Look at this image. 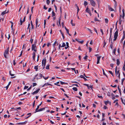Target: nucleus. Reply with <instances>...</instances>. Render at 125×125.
<instances>
[{
  "instance_id": "393cba45",
  "label": "nucleus",
  "mask_w": 125,
  "mask_h": 125,
  "mask_svg": "<svg viewBox=\"0 0 125 125\" xmlns=\"http://www.w3.org/2000/svg\"><path fill=\"white\" fill-rule=\"evenodd\" d=\"M71 24L73 26H75V24L73 23V20H72L71 21Z\"/></svg>"
},
{
  "instance_id": "f03ea898",
  "label": "nucleus",
  "mask_w": 125,
  "mask_h": 125,
  "mask_svg": "<svg viewBox=\"0 0 125 125\" xmlns=\"http://www.w3.org/2000/svg\"><path fill=\"white\" fill-rule=\"evenodd\" d=\"M9 49V48H8L7 49L5 50L4 53V56L6 58H7L6 55L8 54Z\"/></svg>"
},
{
  "instance_id": "f3484780",
  "label": "nucleus",
  "mask_w": 125,
  "mask_h": 125,
  "mask_svg": "<svg viewBox=\"0 0 125 125\" xmlns=\"http://www.w3.org/2000/svg\"><path fill=\"white\" fill-rule=\"evenodd\" d=\"M117 61V64L118 66L120 64L119 60L118 59H117L116 60Z\"/></svg>"
},
{
  "instance_id": "20e7f679",
  "label": "nucleus",
  "mask_w": 125,
  "mask_h": 125,
  "mask_svg": "<svg viewBox=\"0 0 125 125\" xmlns=\"http://www.w3.org/2000/svg\"><path fill=\"white\" fill-rule=\"evenodd\" d=\"M46 60L45 58H44L43 60L42 61V65H43L44 66L43 68V69H44V67L46 65Z\"/></svg>"
},
{
  "instance_id": "4c0bfd02",
  "label": "nucleus",
  "mask_w": 125,
  "mask_h": 125,
  "mask_svg": "<svg viewBox=\"0 0 125 125\" xmlns=\"http://www.w3.org/2000/svg\"><path fill=\"white\" fill-rule=\"evenodd\" d=\"M9 74L11 76H13L14 75V74H12L11 73V71H9Z\"/></svg>"
},
{
  "instance_id": "0eeeda50",
  "label": "nucleus",
  "mask_w": 125,
  "mask_h": 125,
  "mask_svg": "<svg viewBox=\"0 0 125 125\" xmlns=\"http://www.w3.org/2000/svg\"><path fill=\"white\" fill-rule=\"evenodd\" d=\"M27 122V121H25L24 122L22 123H19L18 124V125H23L25 124Z\"/></svg>"
},
{
  "instance_id": "9b49d317",
  "label": "nucleus",
  "mask_w": 125,
  "mask_h": 125,
  "mask_svg": "<svg viewBox=\"0 0 125 125\" xmlns=\"http://www.w3.org/2000/svg\"><path fill=\"white\" fill-rule=\"evenodd\" d=\"M33 55V60L34 61L35 60V52H34L32 53Z\"/></svg>"
},
{
  "instance_id": "cd10ccee",
  "label": "nucleus",
  "mask_w": 125,
  "mask_h": 125,
  "mask_svg": "<svg viewBox=\"0 0 125 125\" xmlns=\"http://www.w3.org/2000/svg\"><path fill=\"white\" fill-rule=\"evenodd\" d=\"M113 43L111 42V44L110 45V47H111V49H113Z\"/></svg>"
},
{
  "instance_id": "6ab92c4d",
  "label": "nucleus",
  "mask_w": 125,
  "mask_h": 125,
  "mask_svg": "<svg viewBox=\"0 0 125 125\" xmlns=\"http://www.w3.org/2000/svg\"><path fill=\"white\" fill-rule=\"evenodd\" d=\"M108 9L111 11H113L114 10V9L111 7L109 6Z\"/></svg>"
},
{
  "instance_id": "bb28decb",
  "label": "nucleus",
  "mask_w": 125,
  "mask_h": 125,
  "mask_svg": "<svg viewBox=\"0 0 125 125\" xmlns=\"http://www.w3.org/2000/svg\"><path fill=\"white\" fill-rule=\"evenodd\" d=\"M49 66L50 65L49 64H48L47 65L46 67V69H49Z\"/></svg>"
},
{
  "instance_id": "39448f33",
  "label": "nucleus",
  "mask_w": 125,
  "mask_h": 125,
  "mask_svg": "<svg viewBox=\"0 0 125 125\" xmlns=\"http://www.w3.org/2000/svg\"><path fill=\"white\" fill-rule=\"evenodd\" d=\"M91 5L93 7H95V6L96 3L93 0H90Z\"/></svg>"
},
{
  "instance_id": "c85d7f7f",
  "label": "nucleus",
  "mask_w": 125,
  "mask_h": 125,
  "mask_svg": "<svg viewBox=\"0 0 125 125\" xmlns=\"http://www.w3.org/2000/svg\"><path fill=\"white\" fill-rule=\"evenodd\" d=\"M118 88L119 91V92L120 93V95H121V89L119 88V86H118Z\"/></svg>"
},
{
  "instance_id": "b1692460",
  "label": "nucleus",
  "mask_w": 125,
  "mask_h": 125,
  "mask_svg": "<svg viewBox=\"0 0 125 125\" xmlns=\"http://www.w3.org/2000/svg\"><path fill=\"white\" fill-rule=\"evenodd\" d=\"M73 89L75 91H77V88L75 87H73Z\"/></svg>"
},
{
  "instance_id": "c9c22d12",
  "label": "nucleus",
  "mask_w": 125,
  "mask_h": 125,
  "mask_svg": "<svg viewBox=\"0 0 125 125\" xmlns=\"http://www.w3.org/2000/svg\"><path fill=\"white\" fill-rule=\"evenodd\" d=\"M116 48H115L113 50V53H114L115 55V52L116 51Z\"/></svg>"
},
{
  "instance_id": "9d476101",
  "label": "nucleus",
  "mask_w": 125,
  "mask_h": 125,
  "mask_svg": "<svg viewBox=\"0 0 125 125\" xmlns=\"http://www.w3.org/2000/svg\"><path fill=\"white\" fill-rule=\"evenodd\" d=\"M8 11H7L6 10H5L2 12L1 15H3L4 14L8 13Z\"/></svg>"
},
{
  "instance_id": "680f3d73",
  "label": "nucleus",
  "mask_w": 125,
  "mask_h": 125,
  "mask_svg": "<svg viewBox=\"0 0 125 125\" xmlns=\"http://www.w3.org/2000/svg\"><path fill=\"white\" fill-rule=\"evenodd\" d=\"M22 51H21V53L20 55L19 56V57H21L22 55Z\"/></svg>"
},
{
  "instance_id": "dca6fc26",
  "label": "nucleus",
  "mask_w": 125,
  "mask_h": 125,
  "mask_svg": "<svg viewBox=\"0 0 125 125\" xmlns=\"http://www.w3.org/2000/svg\"><path fill=\"white\" fill-rule=\"evenodd\" d=\"M35 22L36 25V28L37 27V24L38 22V19L37 18L36 19V20Z\"/></svg>"
},
{
  "instance_id": "c756f323",
  "label": "nucleus",
  "mask_w": 125,
  "mask_h": 125,
  "mask_svg": "<svg viewBox=\"0 0 125 125\" xmlns=\"http://www.w3.org/2000/svg\"><path fill=\"white\" fill-rule=\"evenodd\" d=\"M102 70L103 71V74L104 75H105L107 77V76L106 74L105 73L104 70V69H102Z\"/></svg>"
},
{
  "instance_id": "a19ab883",
  "label": "nucleus",
  "mask_w": 125,
  "mask_h": 125,
  "mask_svg": "<svg viewBox=\"0 0 125 125\" xmlns=\"http://www.w3.org/2000/svg\"><path fill=\"white\" fill-rule=\"evenodd\" d=\"M112 32V31H111L110 30V39H109V41L111 39V36Z\"/></svg>"
},
{
  "instance_id": "de8ad7c7",
  "label": "nucleus",
  "mask_w": 125,
  "mask_h": 125,
  "mask_svg": "<svg viewBox=\"0 0 125 125\" xmlns=\"http://www.w3.org/2000/svg\"><path fill=\"white\" fill-rule=\"evenodd\" d=\"M107 95L108 96H110L111 95V94L109 93V92H108V93H107Z\"/></svg>"
},
{
  "instance_id": "2f4dec72",
  "label": "nucleus",
  "mask_w": 125,
  "mask_h": 125,
  "mask_svg": "<svg viewBox=\"0 0 125 125\" xmlns=\"http://www.w3.org/2000/svg\"><path fill=\"white\" fill-rule=\"evenodd\" d=\"M59 24L60 26H61V18H59Z\"/></svg>"
},
{
  "instance_id": "3c124183",
  "label": "nucleus",
  "mask_w": 125,
  "mask_h": 125,
  "mask_svg": "<svg viewBox=\"0 0 125 125\" xmlns=\"http://www.w3.org/2000/svg\"><path fill=\"white\" fill-rule=\"evenodd\" d=\"M89 52H90L92 50V49L90 47H89Z\"/></svg>"
},
{
  "instance_id": "6e6552de",
  "label": "nucleus",
  "mask_w": 125,
  "mask_h": 125,
  "mask_svg": "<svg viewBox=\"0 0 125 125\" xmlns=\"http://www.w3.org/2000/svg\"><path fill=\"white\" fill-rule=\"evenodd\" d=\"M117 66L116 67L115 69V74L116 75H117L119 74V70L117 71Z\"/></svg>"
},
{
  "instance_id": "69168bd1",
  "label": "nucleus",
  "mask_w": 125,
  "mask_h": 125,
  "mask_svg": "<svg viewBox=\"0 0 125 125\" xmlns=\"http://www.w3.org/2000/svg\"><path fill=\"white\" fill-rule=\"evenodd\" d=\"M51 10H52V9H51V8H49V9H48V12H50L51 11Z\"/></svg>"
},
{
  "instance_id": "412c9836",
  "label": "nucleus",
  "mask_w": 125,
  "mask_h": 125,
  "mask_svg": "<svg viewBox=\"0 0 125 125\" xmlns=\"http://www.w3.org/2000/svg\"><path fill=\"white\" fill-rule=\"evenodd\" d=\"M22 18H21L20 19V24L21 25H22V23H23V22H24V21H22Z\"/></svg>"
},
{
  "instance_id": "8fccbe9b",
  "label": "nucleus",
  "mask_w": 125,
  "mask_h": 125,
  "mask_svg": "<svg viewBox=\"0 0 125 125\" xmlns=\"http://www.w3.org/2000/svg\"><path fill=\"white\" fill-rule=\"evenodd\" d=\"M40 88L38 89L36 91V92L37 93L39 92L40 91Z\"/></svg>"
},
{
  "instance_id": "a18cd8bd",
  "label": "nucleus",
  "mask_w": 125,
  "mask_h": 125,
  "mask_svg": "<svg viewBox=\"0 0 125 125\" xmlns=\"http://www.w3.org/2000/svg\"><path fill=\"white\" fill-rule=\"evenodd\" d=\"M111 86L115 88L117 87V85H114L113 86L112 85H111Z\"/></svg>"
},
{
  "instance_id": "09e8293b",
  "label": "nucleus",
  "mask_w": 125,
  "mask_h": 125,
  "mask_svg": "<svg viewBox=\"0 0 125 125\" xmlns=\"http://www.w3.org/2000/svg\"><path fill=\"white\" fill-rule=\"evenodd\" d=\"M37 94L36 91H35L32 93V94L33 95H34L35 94Z\"/></svg>"
},
{
  "instance_id": "37998d69",
  "label": "nucleus",
  "mask_w": 125,
  "mask_h": 125,
  "mask_svg": "<svg viewBox=\"0 0 125 125\" xmlns=\"http://www.w3.org/2000/svg\"><path fill=\"white\" fill-rule=\"evenodd\" d=\"M32 86H31L27 90V91H29L31 88Z\"/></svg>"
},
{
  "instance_id": "338daca9",
  "label": "nucleus",
  "mask_w": 125,
  "mask_h": 125,
  "mask_svg": "<svg viewBox=\"0 0 125 125\" xmlns=\"http://www.w3.org/2000/svg\"><path fill=\"white\" fill-rule=\"evenodd\" d=\"M80 77L81 78H83L84 77L83 75H81L80 76Z\"/></svg>"
},
{
  "instance_id": "5fc2aeb1",
  "label": "nucleus",
  "mask_w": 125,
  "mask_h": 125,
  "mask_svg": "<svg viewBox=\"0 0 125 125\" xmlns=\"http://www.w3.org/2000/svg\"><path fill=\"white\" fill-rule=\"evenodd\" d=\"M94 20L95 21H98L99 20H98V19L96 17H95L94 18Z\"/></svg>"
},
{
  "instance_id": "e433bc0d",
  "label": "nucleus",
  "mask_w": 125,
  "mask_h": 125,
  "mask_svg": "<svg viewBox=\"0 0 125 125\" xmlns=\"http://www.w3.org/2000/svg\"><path fill=\"white\" fill-rule=\"evenodd\" d=\"M46 3L48 5H49L50 3V0H47Z\"/></svg>"
},
{
  "instance_id": "7c9ffc66",
  "label": "nucleus",
  "mask_w": 125,
  "mask_h": 125,
  "mask_svg": "<svg viewBox=\"0 0 125 125\" xmlns=\"http://www.w3.org/2000/svg\"><path fill=\"white\" fill-rule=\"evenodd\" d=\"M66 45L64 43H63L62 44V45L61 46V47H63L65 46Z\"/></svg>"
},
{
  "instance_id": "aec40b11",
  "label": "nucleus",
  "mask_w": 125,
  "mask_h": 125,
  "mask_svg": "<svg viewBox=\"0 0 125 125\" xmlns=\"http://www.w3.org/2000/svg\"><path fill=\"white\" fill-rule=\"evenodd\" d=\"M121 99L122 103L125 105V100L124 101L122 98H121Z\"/></svg>"
},
{
  "instance_id": "603ef678",
  "label": "nucleus",
  "mask_w": 125,
  "mask_h": 125,
  "mask_svg": "<svg viewBox=\"0 0 125 125\" xmlns=\"http://www.w3.org/2000/svg\"><path fill=\"white\" fill-rule=\"evenodd\" d=\"M36 85H37L36 83H33V87L34 86H36Z\"/></svg>"
},
{
  "instance_id": "a211bd4d",
  "label": "nucleus",
  "mask_w": 125,
  "mask_h": 125,
  "mask_svg": "<svg viewBox=\"0 0 125 125\" xmlns=\"http://www.w3.org/2000/svg\"><path fill=\"white\" fill-rule=\"evenodd\" d=\"M34 69L36 70V71H37L38 69V66L37 65L36 66H35L34 67Z\"/></svg>"
},
{
  "instance_id": "4d7b16f0",
  "label": "nucleus",
  "mask_w": 125,
  "mask_h": 125,
  "mask_svg": "<svg viewBox=\"0 0 125 125\" xmlns=\"http://www.w3.org/2000/svg\"><path fill=\"white\" fill-rule=\"evenodd\" d=\"M97 96L99 98H103V97L101 96H99L98 95Z\"/></svg>"
},
{
  "instance_id": "7ed1b4c3",
  "label": "nucleus",
  "mask_w": 125,
  "mask_h": 125,
  "mask_svg": "<svg viewBox=\"0 0 125 125\" xmlns=\"http://www.w3.org/2000/svg\"><path fill=\"white\" fill-rule=\"evenodd\" d=\"M36 45L34 44H32V45L31 47V50L32 51H34L35 52L36 51Z\"/></svg>"
},
{
  "instance_id": "c03bdc74",
  "label": "nucleus",
  "mask_w": 125,
  "mask_h": 125,
  "mask_svg": "<svg viewBox=\"0 0 125 125\" xmlns=\"http://www.w3.org/2000/svg\"><path fill=\"white\" fill-rule=\"evenodd\" d=\"M87 30H88V31H89L91 33H92V30H90V29H89V28H87Z\"/></svg>"
},
{
  "instance_id": "4be33fe9",
  "label": "nucleus",
  "mask_w": 125,
  "mask_h": 125,
  "mask_svg": "<svg viewBox=\"0 0 125 125\" xmlns=\"http://www.w3.org/2000/svg\"><path fill=\"white\" fill-rule=\"evenodd\" d=\"M60 32H61V34H62V35L63 37V39H64V35H63V33L62 32L61 30H60Z\"/></svg>"
},
{
  "instance_id": "bf43d9fd",
  "label": "nucleus",
  "mask_w": 125,
  "mask_h": 125,
  "mask_svg": "<svg viewBox=\"0 0 125 125\" xmlns=\"http://www.w3.org/2000/svg\"><path fill=\"white\" fill-rule=\"evenodd\" d=\"M88 56L87 55H86L85 56L84 58H83L84 59H86L88 57Z\"/></svg>"
},
{
  "instance_id": "774afa93",
  "label": "nucleus",
  "mask_w": 125,
  "mask_h": 125,
  "mask_svg": "<svg viewBox=\"0 0 125 125\" xmlns=\"http://www.w3.org/2000/svg\"><path fill=\"white\" fill-rule=\"evenodd\" d=\"M114 64H110V66L112 68H113L114 66Z\"/></svg>"
},
{
  "instance_id": "a878e982",
  "label": "nucleus",
  "mask_w": 125,
  "mask_h": 125,
  "mask_svg": "<svg viewBox=\"0 0 125 125\" xmlns=\"http://www.w3.org/2000/svg\"><path fill=\"white\" fill-rule=\"evenodd\" d=\"M52 17H53L55 15V14L54 13V12H53V11L52 12Z\"/></svg>"
},
{
  "instance_id": "58836bf2",
  "label": "nucleus",
  "mask_w": 125,
  "mask_h": 125,
  "mask_svg": "<svg viewBox=\"0 0 125 125\" xmlns=\"http://www.w3.org/2000/svg\"><path fill=\"white\" fill-rule=\"evenodd\" d=\"M122 20L120 19V18L119 20V23L120 24H121L122 23Z\"/></svg>"
},
{
  "instance_id": "864d4df0",
  "label": "nucleus",
  "mask_w": 125,
  "mask_h": 125,
  "mask_svg": "<svg viewBox=\"0 0 125 125\" xmlns=\"http://www.w3.org/2000/svg\"><path fill=\"white\" fill-rule=\"evenodd\" d=\"M123 70H124L125 71V65L123 67Z\"/></svg>"
},
{
  "instance_id": "e2e57ef3",
  "label": "nucleus",
  "mask_w": 125,
  "mask_h": 125,
  "mask_svg": "<svg viewBox=\"0 0 125 125\" xmlns=\"http://www.w3.org/2000/svg\"><path fill=\"white\" fill-rule=\"evenodd\" d=\"M83 42H84L82 40V41H79V42H80V43H81V44H82V43H83Z\"/></svg>"
},
{
  "instance_id": "2eb2a0df",
  "label": "nucleus",
  "mask_w": 125,
  "mask_h": 125,
  "mask_svg": "<svg viewBox=\"0 0 125 125\" xmlns=\"http://www.w3.org/2000/svg\"><path fill=\"white\" fill-rule=\"evenodd\" d=\"M11 82H9L8 84L6 86V87H6V90H7L8 89V88L9 87V85L11 84Z\"/></svg>"
},
{
  "instance_id": "13d9d810",
  "label": "nucleus",
  "mask_w": 125,
  "mask_h": 125,
  "mask_svg": "<svg viewBox=\"0 0 125 125\" xmlns=\"http://www.w3.org/2000/svg\"><path fill=\"white\" fill-rule=\"evenodd\" d=\"M29 13V8L28 7V8L27 10V14H28Z\"/></svg>"
},
{
  "instance_id": "72a5a7b5",
  "label": "nucleus",
  "mask_w": 125,
  "mask_h": 125,
  "mask_svg": "<svg viewBox=\"0 0 125 125\" xmlns=\"http://www.w3.org/2000/svg\"><path fill=\"white\" fill-rule=\"evenodd\" d=\"M108 72L111 74L113 76H114V75H113V74L112 73V72L111 71H108Z\"/></svg>"
},
{
  "instance_id": "0e129e2a",
  "label": "nucleus",
  "mask_w": 125,
  "mask_h": 125,
  "mask_svg": "<svg viewBox=\"0 0 125 125\" xmlns=\"http://www.w3.org/2000/svg\"><path fill=\"white\" fill-rule=\"evenodd\" d=\"M31 29L32 30L33 29H34V27L33 24L31 25Z\"/></svg>"
},
{
  "instance_id": "1a4fd4ad",
  "label": "nucleus",
  "mask_w": 125,
  "mask_h": 125,
  "mask_svg": "<svg viewBox=\"0 0 125 125\" xmlns=\"http://www.w3.org/2000/svg\"><path fill=\"white\" fill-rule=\"evenodd\" d=\"M101 56H98L97 57V64H98L99 63V61Z\"/></svg>"
},
{
  "instance_id": "f704fd0d",
  "label": "nucleus",
  "mask_w": 125,
  "mask_h": 125,
  "mask_svg": "<svg viewBox=\"0 0 125 125\" xmlns=\"http://www.w3.org/2000/svg\"><path fill=\"white\" fill-rule=\"evenodd\" d=\"M39 107H40V106H39V105H38L37 106V107L36 108V111H38V109L39 108Z\"/></svg>"
},
{
  "instance_id": "423d86ee",
  "label": "nucleus",
  "mask_w": 125,
  "mask_h": 125,
  "mask_svg": "<svg viewBox=\"0 0 125 125\" xmlns=\"http://www.w3.org/2000/svg\"><path fill=\"white\" fill-rule=\"evenodd\" d=\"M45 107L43 108H40L37 111H35L34 112V113H36L37 112L41 111L44 110L45 109Z\"/></svg>"
},
{
  "instance_id": "ea45409f",
  "label": "nucleus",
  "mask_w": 125,
  "mask_h": 125,
  "mask_svg": "<svg viewBox=\"0 0 125 125\" xmlns=\"http://www.w3.org/2000/svg\"><path fill=\"white\" fill-rule=\"evenodd\" d=\"M11 22V29H12V30H13V23L12 22Z\"/></svg>"
},
{
  "instance_id": "052dcab7",
  "label": "nucleus",
  "mask_w": 125,
  "mask_h": 125,
  "mask_svg": "<svg viewBox=\"0 0 125 125\" xmlns=\"http://www.w3.org/2000/svg\"><path fill=\"white\" fill-rule=\"evenodd\" d=\"M43 78H44V79L45 80H47V79H48V77H45L44 76H43Z\"/></svg>"
},
{
  "instance_id": "49530a36",
  "label": "nucleus",
  "mask_w": 125,
  "mask_h": 125,
  "mask_svg": "<svg viewBox=\"0 0 125 125\" xmlns=\"http://www.w3.org/2000/svg\"><path fill=\"white\" fill-rule=\"evenodd\" d=\"M56 43H57V41H55V42H54V44L53 45V46L54 47L55 45V44H56Z\"/></svg>"
},
{
  "instance_id": "4468645a",
  "label": "nucleus",
  "mask_w": 125,
  "mask_h": 125,
  "mask_svg": "<svg viewBox=\"0 0 125 125\" xmlns=\"http://www.w3.org/2000/svg\"><path fill=\"white\" fill-rule=\"evenodd\" d=\"M88 13L91 12L90 10L89 9L88 7H87L85 10Z\"/></svg>"
},
{
  "instance_id": "f257e3e1",
  "label": "nucleus",
  "mask_w": 125,
  "mask_h": 125,
  "mask_svg": "<svg viewBox=\"0 0 125 125\" xmlns=\"http://www.w3.org/2000/svg\"><path fill=\"white\" fill-rule=\"evenodd\" d=\"M118 31L117 30L115 32L114 36V39H113V41L116 40L118 36Z\"/></svg>"
},
{
  "instance_id": "6e6d98bb",
  "label": "nucleus",
  "mask_w": 125,
  "mask_h": 125,
  "mask_svg": "<svg viewBox=\"0 0 125 125\" xmlns=\"http://www.w3.org/2000/svg\"><path fill=\"white\" fill-rule=\"evenodd\" d=\"M28 88V86H25L24 88V89H26Z\"/></svg>"
},
{
  "instance_id": "473e14b6",
  "label": "nucleus",
  "mask_w": 125,
  "mask_h": 125,
  "mask_svg": "<svg viewBox=\"0 0 125 125\" xmlns=\"http://www.w3.org/2000/svg\"><path fill=\"white\" fill-rule=\"evenodd\" d=\"M109 102V101H105L104 102V103L105 104L107 105L108 104V103Z\"/></svg>"
},
{
  "instance_id": "5701e85b",
  "label": "nucleus",
  "mask_w": 125,
  "mask_h": 125,
  "mask_svg": "<svg viewBox=\"0 0 125 125\" xmlns=\"http://www.w3.org/2000/svg\"><path fill=\"white\" fill-rule=\"evenodd\" d=\"M88 4V3L86 1H84V5L85 6H86Z\"/></svg>"
},
{
  "instance_id": "79ce46f5",
  "label": "nucleus",
  "mask_w": 125,
  "mask_h": 125,
  "mask_svg": "<svg viewBox=\"0 0 125 125\" xmlns=\"http://www.w3.org/2000/svg\"><path fill=\"white\" fill-rule=\"evenodd\" d=\"M105 22L106 23H107L108 22V20L107 19H105Z\"/></svg>"
},
{
  "instance_id": "ddd939ff",
  "label": "nucleus",
  "mask_w": 125,
  "mask_h": 125,
  "mask_svg": "<svg viewBox=\"0 0 125 125\" xmlns=\"http://www.w3.org/2000/svg\"><path fill=\"white\" fill-rule=\"evenodd\" d=\"M125 34L124 33V35H123V38H122V39H121V41H120V42L121 43H122L123 42V40H124V39L125 38Z\"/></svg>"
},
{
  "instance_id": "f8f14e48",
  "label": "nucleus",
  "mask_w": 125,
  "mask_h": 125,
  "mask_svg": "<svg viewBox=\"0 0 125 125\" xmlns=\"http://www.w3.org/2000/svg\"><path fill=\"white\" fill-rule=\"evenodd\" d=\"M122 13H123V15L122 16V18L123 19H124L125 16V14L124 12V9L122 10Z\"/></svg>"
}]
</instances>
